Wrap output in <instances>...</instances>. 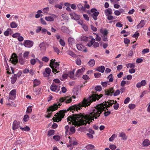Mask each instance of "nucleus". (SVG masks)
<instances>
[{"label": "nucleus", "instance_id": "f257e3e1", "mask_svg": "<svg viewBox=\"0 0 150 150\" xmlns=\"http://www.w3.org/2000/svg\"><path fill=\"white\" fill-rule=\"evenodd\" d=\"M117 103L116 100H109L107 102L99 104L94 107L92 111L89 114L85 115L81 114H74L73 116H70L67 118V121L70 124L71 122L73 125L75 127H79L82 125H86L87 123L90 124L94 119H97L100 117L101 114L105 108L108 110L107 108L111 106L114 104Z\"/></svg>", "mask_w": 150, "mask_h": 150}, {"label": "nucleus", "instance_id": "f03ea898", "mask_svg": "<svg viewBox=\"0 0 150 150\" xmlns=\"http://www.w3.org/2000/svg\"><path fill=\"white\" fill-rule=\"evenodd\" d=\"M103 96L102 94L98 95L96 94H93L87 98H84L83 100L78 104L74 105L71 106L67 110H61L57 113L53 117V119L55 122H59L61 121L64 116V114L67 111L70 110L74 113V111H77L78 110H80L82 107H86L90 105L91 103L95 101L96 100H98Z\"/></svg>", "mask_w": 150, "mask_h": 150}, {"label": "nucleus", "instance_id": "7ed1b4c3", "mask_svg": "<svg viewBox=\"0 0 150 150\" xmlns=\"http://www.w3.org/2000/svg\"><path fill=\"white\" fill-rule=\"evenodd\" d=\"M62 105V104L58 102V104L54 103L53 105L50 106L47 110V112L48 113V114L46 116V117L48 118H50L52 114V112L55 111L58 109V108Z\"/></svg>", "mask_w": 150, "mask_h": 150}, {"label": "nucleus", "instance_id": "20e7f679", "mask_svg": "<svg viewBox=\"0 0 150 150\" xmlns=\"http://www.w3.org/2000/svg\"><path fill=\"white\" fill-rule=\"evenodd\" d=\"M10 61L11 62V63L15 65L18 63V56L15 53H13L12 54L10 59Z\"/></svg>", "mask_w": 150, "mask_h": 150}, {"label": "nucleus", "instance_id": "39448f33", "mask_svg": "<svg viewBox=\"0 0 150 150\" xmlns=\"http://www.w3.org/2000/svg\"><path fill=\"white\" fill-rule=\"evenodd\" d=\"M51 68L52 69V72L54 74L59 72V71L57 70L59 68V64L57 62H56L53 65H51Z\"/></svg>", "mask_w": 150, "mask_h": 150}, {"label": "nucleus", "instance_id": "423d86ee", "mask_svg": "<svg viewBox=\"0 0 150 150\" xmlns=\"http://www.w3.org/2000/svg\"><path fill=\"white\" fill-rule=\"evenodd\" d=\"M72 100V97L69 98L68 96L61 98L59 99V101L60 102L63 103L65 102L66 103H70Z\"/></svg>", "mask_w": 150, "mask_h": 150}, {"label": "nucleus", "instance_id": "0eeeda50", "mask_svg": "<svg viewBox=\"0 0 150 150\" xmlns=\"http://www.w3.org/2000/svg\"><path fill=\"white\" fill-rule=\"evenodd\" d=\"M50 89L53 91L58 92L60 89V86L53 83L50 86Z\"/></svg>", "mask_w": 150, "mask_h": 150}, {"label": "nucleus", "instance_id": "6e6552de", "mask_svg": "<svg viewBox=\"0 0 150 150\" xmlns=\"http://www.w3.org/2000/svg\"><path fill=\"white\" fill-rule=\"evenodd\" d=\"M24 46L27 47H30L33 45V42L30 40H25L23 42Z\"/></svg>", "mask_w": 150, "mask_h": 150}, {"label": "nucleus", "instance_id": "1a4fd4ad", "mask_svg": "<svg viewBox=\"0 0 150 150\" xmlns=\"http://www.w3.org/2000/svg\"><path fill=\"white\" fill-rule=\"evenodd\" d=\"M51 71V70L50 68H46L45 69V71L43 73V76L45 77H47L49 76L50 75Z\"/></svg>", "mask_w": 150, "mask_h": 150}, {"label": "nucleus", "instance_id": "9d476101", "mask_svg": "<svg viewBox=\"0 0 150 150\" xmlns=\"http://www.w3.org/2000/svg\"><path fill=\"white\" fill-rule=\"evenodd\" d=\"M146 84V82L145 80H143L140 82L137 83L136 85V87L139 88L142 86H145Z\"/></svg>", "mask_w": 150, "mask_h": 150}, {"label": "nucleus", "instance_id": "9b49d317", "mask_svg": "<svg viewBox=\"0 0 150 150\" xmlns=\"http://www.w3.org/2000/svg\"><path fill=\"white\" fill-rule=\"evenodd\" d=\"M114 90L113 87L109 88L108 90L105 91V94L107 95L111 96L114 92Z\"/></svg>", "mask_w": 150, "mask_h": 150}, {"label": "nucleus", "instance_id": "f8f14e48", "mask_svg": "<svg viewBox=\"0 0 150 150\" xmlns=\"http://www.w3.org/2000/svg\"><path fill=\"white\" fill-rule=\"evenodd\" d=\"M76 47L77 49L80 51H83L84 52L87 51L86 49L84 48V46L81 44H79L77 45Z\"/></svg>", "mask_w": 150, "mask_h": 150}, {"label": "nucleus", "instance_id": "ddd939ff", "mask_svg": "<svg viewBox=\"0 0 150 150\" xmlns=\"http://www.w3.org/2000/svg\"><path fill=\"white\" fill-rule=\"evenodd\" d=\"M69 144L67 145V147H69L72 146L77 145L78 143L76 141L70 139L69 141Z\"/></svg>", "mask_w": 150, "mask_h": 150}, {"label": "nucleus", "instance_id": "4468645a", "mask_svg": "<svg viewBox=\"0 0 150 150\" xmlns=\"http://www.w3.org/2000/svg\"><path fill=\"white\" fill-rule=\"evenodd\" d=\"M19 126V123L16 120H14L13 124V130H15L18 129Z\"/></svg>", "mask_w": 150, "mask_h": 150}, {"label": "nucleus", "instance_id": "2eb2a0df", "mask_svg": "<svg viewBox=\"0 0 150 150\" xmlns=\"http://www.w3.org/2000/svg\"><path fill=\"white\" fill-rule=\"evenodd\" d=\"M71 16V18L75 20H78L79 19L80 17L79 16L76 15L75 13H71L70 14Z\"/></svg>", "mask_w": 150, "mask_h": 150}, {"label": "nucleus", "instance_id": "dca6fc26", "mask_svg": "<svg viewBox=\"0 0 150 150\" xmlns=\"http://www.w3.org/2000/svg\"><path fill=\"white\" fill-rule=\"evenodd\" d=\"M104 13L106 16L110 15H111L112 13V10L110 8H108L105 10Z\"/></svg>", "mask_w": 150, "mask_h": 150}, {"label": "nucleus", "instance_id": "f3484780", "mask_svg": "<svg viewBox=\"0 0 150 150\" xmlns=\"http://www.w3.org/2000/svg\"><path fill=\"white\" fill-rule=\"evenodd\" d=\"M83 69L82 68L80 69H78L76 73V77H79L83 74Z\"/></svg>", "mask_w": 150, "mask_h": 150}, {"label": "nucleus", "instance_id": "a211bd4d", "mask_svg": "<svg viewBox=\"0 0 150 150\" xmlns=\"http://www.w3.org/2000/svg\"><path fill=\"white\" fill-rule=\"evenodd\" d=\"M17 74H14L11 77V82L12 84L14 83L17 80Z\"/></svg>", "mask_w": 150, "mask_h": 150}, {"label": "nucleus", "instance_id": "6ab92c4d", "mask_svg": "<svg viewBox=\"0 0 150 150\" xmlns=\"http://www.w3.org/2000/svg\"><path fill=\"white\" fill-rule=\"evenodd\" d=\"M99 12L98 11H96L92 13L91 14V16H92L94 19V20L96 21L97 20V17L98 16Z\"/></svg>", "mask_w": 150, "mask_h": 150}, {"label": "nucleus", "instance_id": "aec40b11", "mask_svg": "<svg viewBox=\"0 0 150 150\" xmlns=\"http://www.w3.org/2000/svg\"><path fill=\"white\" fill-rule=\"evenodd\" d=\"M19 61L20 64L21 65L23 64L25 62V60L23 59L21 55L20 54L19 55Z\"/></svg>", "mask_w": 150, "mask_h": 150}, {"label": "nucleus", "instance_id": "412c9836", "mask_svg": "<svg viewBox=\"0 0 150 150\" xmlns=\"http://www.w3.org/2000/svg\"><path fill=\"white\" fill-rule=\"evenodd\" d=\"M47 45L46 43L42 42L40 44L39 47L42 50H45L46 48Z\"/></svg>", "mask_w": 150, "mask_h": 150}, {"label": "nucleus", "instance_id": "4be33fe9", "mask_svg": "<svg viewBox=\"0 0 150 150\" xmlns=\"http://www.w3.org/2000/svg\"><path fill=\"white\" fill-rule=\"evenodd\" d=\"M145 24L144 20H142L141 21L140 23L137 26V29H139L143 27L145 25Z\"/></svg>", "mask_w": 150, "mask_h": 150}, {"label": "nucleus", "instance_id": "5701e85b", "mask_svg": "<svg viewBox=\"0 0 150 150\" xmlns=\"http://www.w3.org/2000/svg\"><path fill=\"white\" fill-rule=\"evenodd\" d=\"M119 137H122V140H126L127 138V137L126 136L125 134L123 133H120L119 134Z\"/></svg>", "mask_w": 150, "mask_h": 150}, {"label": "nucleus", "instance_id": "b1692460", "mask_svg": "<svg viewBox=\"0 0 150 150\" xmlns=\"http://www.w3.org/2000/svg\"><path fill=\"white\" fill-rule=\"evenodd\" d=\"M150 144L149 140L148 139H145L142 143L143 145L144 146H146L149 145Z\"/></svg>", "mask_w": 150, "mask_h": 150}, {"label": "nucleus", "instance_id": "393cba45", "mask_svg": "<svg viewBox=\"0 0 150 150\" xmlns=\"http://www.w3.org/2000/svg\"><path fill=\"white\" fill-rule=\"evenodd\" d=\"M105 69V67L104 66H102L97 68L96 70L98 71L101 72V73H103L104 72Z\"/></svg>", "mask_w": 150, "mask_h": 150}, {"label": "nucleus", "instance_id": "a878e982", "mask_svg": "<svg viewBox=\"0 0 150 150\" xmlns=\"http://www.w3.org/2000/svg\"><path fill=\"white\" fill-rule=\"evenodd\" d=\"M61 31L65 33H68L69 32V29L65 26H62L61 27Z\"/></svg>", "mask_w": 150, "mask_h": 150}, {"label": "nucleus", "instance_id": "bb28decb", "mask_svg": "<svg viewBox=\"0 0 150 150\" xmlns=\"http://www.w3.org/2000/svg\"><path fill=\"white\" fill-rule=\"evenodd\" d=\"M68 76H69L71 79H73L74 78V71H69L68 74Z\"/></svg>", "mask_w": 150, "mask_h": 150}, {"label": "nucleus", "instance_id": "cd10ccee", "mask_svg": "<svg viewBox=\"0 0 150 150\" xmlns=\"http://www.w3.org/2000/svg\"><path fill=\"white\" fill-rule=\"evenodd\" d=\"M95 64V61L93 59H91L88 62V64L90 66L93 67Z\"/></svg>", "mask_w": 150, "mask_h": 150}, {"label": "nucleus", "instance_id": "c85d7f7f", "mask_svg": "<svg viewBox=\"0 0 150 150\" xmlns=\"http://www.w3.org/2000/svg\"><path fill=\"white\" fill-rule=\"evenodd\" d=\"M40 83V81L37 80L35 79L33 81V87H35L36 86H38Z\"/></svg>", "mask_w": 150, "mask_h": 150}, {"label": "nucleus", "instance_id": "c756f323", "mask_svg": "<svg viewBox=\"0 0 150 150\" xmlns=\"http://www.w3.org/2000/svg\"><path fill=\"white\" fill-rule=\"evenodd\" d=\"M34 92L35 94L37 96L39 95L41 93L40 90L38 88H35L33 89Z\"/></svg>", "mask_w": 150, "mask_h": 150}, {"label": "nucleus", "instance_id": "7c9ffc66", "mask_svg": "<svg viewBox=\"0 0 150 150\" xmlns=\"http://www.w3.org/2000/svg\"><path fill=\"white\" fill-rule=\"evenodd\" d=\"M20 128L22 131H24L26 132H28L30 130V128L27 126L24 127H22L21 126H20Z\"/></svg>", "mask_w": 150, "mask_h": 150}, {"label": "nucleus", "instance_id": "2f4dec72", "mask_svg": "<svg viewBox=\"0 0 150 150\" xmlns=\"http://www.w3.org/2000/svg\"><path fill=\"white\" fill-rule=\"evenodd\" d=\"M126 66L128 68H134L135 67L134 64V63L127 64H126Z\"/></svg>", "mask_w": 150, "mask_h": 150}, {"label": "nucleus", "instance_id": "473e14b6", "mask_svg": "<svg viewBox=\"0 0 150 150\" xmlns=\"http://www.w3.org/2000/svg\"><path fill=\"white\" fill-rule=\"evenodd\" d=\"M10 26L12 28H16L18 26V25L15 22H12L10 23Z\"/></svg>", "mask_w": 150, "mask_h": 150}, {"label": "nucleus", "instance_id": "72a5a7b5", "mask_svg": "<svg viewBox=\"0 0 150 150\" xmlns=\"http://www.w3.org/2000/svg\"><path fill=\"white\" fill-rule=\"evenodd\" d=\"M11 31V29L10 28H8L6 31H5L4 33V35L6 36L9 35L10 32Z\"/></svg>", "mask_w": 150, "mask_h": 150}, {"label": "nucleus", "instance_id": "f704fd0d", "mask_svg": "<svg viewBox=\"0 0 150 150\" xmlns=\"http://www.w3.org/2000/svg\"><path fill=\"white\" fill-rule=\"evenodd\" d=\"M45 19L49 21H53L54 20L52 16L46 17L45 18Z\"/></svg>", "mask_w": 150, "mask_h": 150}, {"label": "nucleus", "instance_id": "c9c22d12", "mask_svg": "<svg viewBox=\"0 0 150 150\" xmlns=\"http://www.w3.org/2000/svg\"><path fill=\"white\" fill-rule=\"evenodd\" d=\"M16 89H13L9 93L10 95H12L14 96H16Z\"/></svg>", "mask_w": 150, "mask_h": 150}, {"label": "nucleus", "instance_id": "e433bc0d", "mask_svg": "<svg viewBox=\"0 0 150 150\" xmlns=\"http://www.w3.org/2000/svg\"><path fill=\"white\" fill-rule=\"evenodd\" d=\"M67 54L73 57H75L76 56V55L75 54V53L72 51H68L67 52Z\"/></svg>", "mask_w": 150, "mask_h": 150}, {"label": "nucleus", "instance_id": "4c0bfd02", "mask_svg": "<svg viewBox=\"0 0 150 150\" xmlns=\"http://www.w3.org/2000/svg\"><path fill=\"white\" fill-rule=\"evenodd\" d=\"M68 76V74H63L60 79L62 81H63L64 80L67 79Z\"/></svg>", "mask_w": 150, "mask_h": 150}, {"label": "nucleus", "instance_id": "58836bf2", "mask_svg": "<svg viewBox=\"0 0 150 150\" xmlns=\"http://www.w3.org/2000/svg\"><path fill=\"white\" fill-rule=\"evenodd\" d=\"M36 58V59H31L30 60V63L31 64L34 65L35 64L36 62H37Z\"/></svg>", "mask_w": 150, "mask_h": 150}, {"label": "nucleus", "instance_id": "ea45409f", "mask_svg": "<svg viewBox=\"0 0 150 150\" xmlns=\"http://www.w3.org/2000/svg\"><path fill=\"white\" fill-rule=\"evenodd\" d=\"M100 32L101 33L103 34V35H107L108 34V32L106 29L100 30Z\"/></svg>", "mask_w": 150, "mask_h": 150}, {"label": "nucleus", "instance_id": "a19ab883", "mask_svg": "<svg viewBox=\"0 0 150 150\" xmlns=\"http://www.w3.org/2000/svg\"><path fill=\"white\" fill-rule=\"evenodd\" d=\"M109 81L110 82H112L113 81V78L112 76V74H110L108 77Z\"/></svg>", "mask_w": 150, "mask_h": 150}, {"label": "nucleus", "instance_id": "79ce46f5", "mask_svg": "<svg viewBox=\"0 0 150 150\" xmlns=\"http://www.w3.org/2000/svg\"><path fill=\"white\" fill-rule=\"evenodd\" d=\"M107 109H108L107 108ZM105 110L103 111H105V112L104 113V115L105 117L108 116L109 114H110V111L108 110L106 112V110H108V109L107 110L106 108H105Z\"/></svg>", "mask_w": 150, "mask_h": 150}, {"label": "nucleus", "instance_id": "37998d69", "mask_svg": "<svg viewBox=\"0 0 150 150\" xmlns=\"http://www.w3.org/2000/svg\"><path fill=\"white\" fill-rule=\"evenodd\" d=\"M94 148L95 146H94L90 144H89L86 146V148L88 150L92 149H93Z\"/></svg>", "mask_w": 150, "mask_h": 150}, {"label": "nucleus", "instance_id": "c03bdc74", "mask_svg": "<svg viewBox=\"0 0 150 150\" xmlns=\"http://www.w3.org/2000/svg\"><path fill=\"white\" fill-rule=\"evenodd\" d=\"M29 54V52L28 51L25 52L23 54V56L24 58L27 59Z\"/></svg>", "mask_w": 150, "mask_h": 150}, {"label": "nucleus", "instance_id": "a18cd8bd", "mask_svg": "<svg viewBox=\"0 0 150 150\" xmlns=\"http://www.w3.org/2000/svg\"><path fill=\"white\" fill-rule=\"evenodd\" d=\"M68 41L69 44H72L74 42V39L73 38L70 37L68 39Z\"/></svg>", "mask_w": 150, "mask_h": 150}, {"label": "nucleus", "instance_id": "49530a36", "mask_svg": "<svg viewBox=\"0 0 150 150\" xmlns=\"http://www.w3.org/2000/svg\"><path fill=\"white\" fill-rule=\"evenodd\" d=\"M16 98V96L12 95H10V94L9 95V97H8V99L9 100H14Z\"/></svg>", "mask_w": 150, "mask_h": 150}, {"label": "nucleus", "instance_id": "de8ad7c7", "mask_svg": "<svg viewBox=\"0 0 150 150\" xmlns=\"http://www.w3.org/2000/svg\"><path fill=\"white\" fill-rule=\"evenodd\" d=\"M128 107L130 109L132 110L135 107V105L133 104H130L129 105Z\"/></svg>", "mask_w": 150, "mask_h": 150}, {"label": "nucleus", "instance_id": "09e8293b", "mask_svg": "<svg viewBox=\"0 0 150 150\" xmlns=\"http://www.w3.org/2000/svg\"><path fill=\"white\" fill-rule=\"evenodd\" d=\"M60 44L63 47H64L65 46V42L62 39H61L59 41Z\"/></svg>", "mask_w": 150, "mask_h": 150}, {"label": "nucleus", "instance_id": "8fccbe9b", "mask_svg": "<svg viewBox=\"0 0 150 150\" xmlns=\"http://www.w3.org/2000/svg\"><path fill=\"white\" fill-rule=\"evenodd\" d=\"M77 7L79 9L83 11L85 10L84 7L81 4H79L78 5Z\"/></svg>", "mask_w": 150, "mask_h": 150}, {"label": "nucleus", "instance_id": "3c124183", "mask_svg": "<svg viewBox=\"0 0 150 150\" xmlns=\"http://www.w3.org/2000/svg\"><path fill=\"white\" fill-rule=\"evenodd\" d=\"M109 148L112 150H114L116 148V146L114 144H110L109 146Z\"/></svg>", "mask_w": 150, "mask_h": 150}, {"label": "nucleus", "instance_id": "603ef678", "mask_svg": "<svg viewBox=\"0 0 150 150\" xmlns=\"http://www.w3.org/2000/svg\"><path fill=\"white\" fill-rule=\"evenodd\" d=\"M95 90L96 91H100L102 90V88L101 86H98L95 87Z\"/></svg>", "mask_w": 150, "mask_h": 150}, {"label": "nucleus", "instance_id": "864d4df0", "mask_svg": "<svg viewBox=\"0 0 150 150\" xmlns=\"http://www.w3.org/2000/svg\"><path fill=\"white\" fill-rule=\"evenodd\" d=\"M76 64L79 66L81 64V61L80 59H77L76 60Z\"/></svg>", "mask_w": 150, "mask_h": 150}, {"label": "nucleus", "instance_id": "5fc2aeb1", "mask_svg": "<svg viewBox=\"0 0 150 150\" xmlns=\"http://www.w3.org/2000/svg\"><path fill=\"white\" fill-rule=\"evenodd\" d=\"M149 49H144L142 51V53L143 54H145L149 52Z\"/></svg>", "mask_w": 150, "mask_h": 150}, {"label": "nucleus", "instance_id": "6e6d98bb", "mask_svg": "<svg viewBox=\"0 0 150 150\" xmlns=\"http://www.w3.org/2000/svg\"><path fill=\"white\" fill-rule=\"evenodd\" d=\"M49 3L51 4H53L54 3H56L58 1V0H48Z\"/></svg>", "mask_w": 150, "mask_h": 150}, {"label": "nucleus", "instance_id": "4d7b16f0", "mask_svg": "<svg viewBox=\"0 0 150 150\" xmlns=\"http://www.w3.org/2000/svg\"><path fill=\"white\" fill-rule=\"evenodd\" d=\"M21 34L20 33H16L13 34L12 36L13 38H16L19 36Z\"/></svg>", "mask_w": 150, "mask_h": 150}, {"label": "nucleus", "instance_id": "13d9d810", "mask_svg": "<svg viewBox=\"0 0 150 150\" xmlns=\"http://www.w3.org/2000/svg\"><path fill=\"white\" fill-rule=\"evenodd\" d=\"M42 60L45 62H47L49 60V58L45 56L43 57L42 59Z\"/></svg>", "mask_w": 150, "mask_h": 150}, {"label": "nucleus", "instance_id": "bf43d9fd", "mask_svg": "<svg viewBox=\"0 0 150 150\" xmlns=\"http://www.w3.org/2000/svg\"><path fill=\"white\" fill-rule=\"evenodd\" d=\"M69 130L70 131L73 133H74L76 131V129L74 127H71L70 129Z\"/></svg>", "mask_w": 150, "mask_h": 150}, {"label": "nucleus", "instance_id": "052dcab7", "mask_svg": "<svg viewBox=\"0 0 150 150\" xmlns=\"http://www.w3.org/2000/svg\"><path fill=\"white\" fill-rule=\"evenodd\" d=\"M133 51L132 50H130L128 52V57H130L133 55Z\"/></svg>", "mask_w": 150, "mask_h": 150}, {"label": "nucleus", "instance_id": "680f3d73", "mask_svg": "<svg viewBox=\"0 0 150 150\" xmlns=\"http://www.w3.org/2000/svg\"><path fill=\"white\" fill-rule=\"evenodd\" d=\"M101 75V73H95L94 74V76L95 78H98Z\"/></svg>", "mask_w": 150, "mask_h": 150}, {"label": "nucleus", "instance_id": "e2e57ef3", "mask_svg": "<svg viewBox=\"0 0 150 150\" xmlns=\"http://www.w3.org/2000/svg\"><path fill=\"white\" fill-rule=\"evenodd\" d=\"M120 93V91L119 90H117L115 92L113 93V95L114 96H116L118 95Z\"/></svg>", "mask_w": 150, "mask_h": 150}, {"label": "nucleus", "instance_id": "0e129e2a", "mask_svg": "<svg viewBox=\"0 0 150 150\" xmlns=\"http://www.w3.org/2000/svg\"><path fill=\"white\" fill-rule=\"evenodd\" d=\"M54 130H49L48 132V135L49 136H51L53 135L54 134Z\"/></svg>", "mask_w": 150, "mask_h": 150}, {"label": "nucleus", "instance_id": "69168bd1", "mask_svg": "<svg viewBox=\"0 0 150 150\" xmlns=\"http://www.w3.org/2000/svg\"><path fill=\"white\" fill-rule=\"evenodd\" d=\"M82 28L86 31H87L88 30V28L87 26L85 24H83L82 25Z\"/></svg>", "mask_w": 150, "mask_h": 150}, {"label": "nucleus", "instance_id": "338daca9", "mask_svg": "<svg viewBox=\"0 0 150 150\" xmlns=\"http://www.w3.org/2000/svg\"><path fill=\"white\" fill-rule=\"evenodd\" d=\"M139 35V33L137 32L132 35V37L134 38H138Z\"/></svg>", "mask_w": 150, "mask_h": 150}, {"label": "nucleus", "instance_id": "774afa93", "mask_svg": "<svg viewBox=\"0 0 150 150\" xmlns=\"http://www.w3.org/2000/svg\"><path fill=\"white\" fill-rule=\"evenodd\" d=\"M29 116L27 115H24L23 118V120L25 122H27L29 118Z\"/></svg>", "mask_w": 150, "mask_h": 150}]
</instances>
